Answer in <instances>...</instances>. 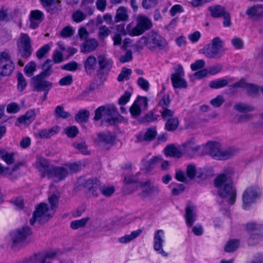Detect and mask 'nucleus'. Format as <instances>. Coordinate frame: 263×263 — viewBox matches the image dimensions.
<instances>
[{"label": "nucleus", "instance_id": "nucleus-20", "mask_svg": "<svg viewBox=\"0 0 263 263\" xmlns=\"http://www.w3.org/2000/svg\"><path fill=\"white\" fill-rule=\"evenodd\" d=\"M69 175L65 165L63 166L52 167L48 177L56 179V181H61Z\"/></svg>", "mask_w": 263, "mask_h": 263}, {"label": "nucleus", "instance_id": "nucleus-60", "mask_svg": "<svg viewBox=\"0 0 263 263\" xmlns=\"http://www.w3.org/2000/svg\"><path fill=\"white\" fill-rule=\"evenodd\" d=\"M50 49L49 45L46 44L40 48L36 52V57L38 59H42Z\"/></svg>", "mask_w": 263, "mask_h": 263}, {"label": "nucleus", "instance_id": "nucleus-31", "mask_svg": "<svg viewBox=\"0 0 263 263\" xmlns=\"http://www.w3.org/2000/svg\"><path fill=\"white\" fill-rule=\"evenodd\" d=\"M60 128L58 126H54L48 129H43L39 132L37 135L41 138L47 139L57 135L60 132Z\"/></svg>", "mask_w": 263, "mask_h": 263}, {"label": "nucleus", "instance_id": "nucleus-39", "mask_svg": "<svg viewBox=\"0 0 263 263\" xmlns=\"http://www.w3.org/2000/svg\"><path fill=\"white\" fill-rule=\"evenodd\" d=\"M209 10L211 12V16L215 18L223 16L224 13L227 12L224 8L220 5L210 7Z\"/></svg>", "mask_w": 263, "mask_h": 263}, {"label": "nucleus", "instance_id": "nucleus-5", "mask_svg": "<svg viewBox=\"0 0 263 263\" xmlns=\"http://www.w3.org/2000/svg\"><path fill=\"white\" fill-rule=\"evenodd\" d=\"M205 148L207 152L212 157L217 160H227L235 155L238 149L234 147L221 151L219 143L210 141L206 143Z\"/></svg>", "mask_w": 263, "mask_h": 263}, {"label": "nucleus", "instance_id": "nucleus-64", "mask_svg": "<svg viewBox=\"0 0 263 263\" xmlns=\"http://www.w3.org/2000/svg\"><path fill=\"white\" fill-rule=\"evenodd\" d=\"M131 95L132 94L129 91H126L119 98L118 104L120 105H124L126 104L129 101Z\"/></svg>", "mask_w": 263, "mask_h": 263}, {"label": "nucleus", "instance_id": "nucleus-43", "mask_svg": "<svg viewBox=\"0 0 263 263\" xmlns=\"http://www.w3.org/2000/svg\"><path fill=\"white\" fill-rule=\"evenodd\" d=\"M179 124V121L177 117L169 118L165 123V129L168 131H174L178 128Z\"/></svg>", "mask_w": 263, "mask_h": 263}, {"label": "nucleus", "instance_id": "nucleus-8", "mask_svg": "<svg viewBox=\"0 0 263 263\" xmlns=\"http://www.w3.org/2000/svg\"><path fill=\"white\" fill-rule=\"evenodd\" d=\"M222 45V41L219 37H215L211 43L204 47L203 53L209 58L219 59L221 55Z\"/></svg>", "mask_w": 263, "mask_h": 263}, {"label": "nucleus", "instance_id": "nucleus-51", "mask_svg": "<svg viewBox=\"0 0 263 263\" xmlns=\"http://www.w3.org/2000/svg\"><path fill=\"white\" fill-rule=\"evenodd\" d=\"M55 115L57 118L66 119L70 116L69 112L64 110V107L58 106L55 109Z\"/></svg>", "mask_w": 263, "mask_h": 263}, {"label": "nucleus", "instance_id": "nucleus-41", "mask_svg": "<svg viewBox=\"0 0 263 263\" xmlns=\"http://www.w3.org/2000/svg\"><path fill=\"white\" fill-rule=\"evenodd\" d=\"M32 90L36 92L49 91L52 83H31Z\"/></svg>", "mask_w": 263, "mask_h": 263}, {"label": "nucleus", "instance_id": "nucleus-57", "mask_svg": "<svg viewBox=\"0 0 263 263\" xmlns=\"http://www.w3.org/2000/svg\"><path fill=\"white\" fill-rule=\"evenodd\" d=\"M101 193L105 196H110L115 192L114 186L104 185L100 189Z\"/></svg>", "mask_w": 263, "mask_h": 263}, {"label": "nucleus", "instance_id": "nucleus-15", "mask_svg": "<svg viewBox=\"0 0 263 263\" xmlns=\"http://www.w3.org/2000/svg\"><path fill=\"white\" fill-rule=\"evenodd\" d=\"M31 234V230L28 227H23L12 231L10 233V237L13 243L17 244L25 241Z\"/></svg>", "mask_w": 263, "mask_h": 263}, {"label": "nucleus", "instance_id": "nucleus-1", "mask_svg": "<svg viewBox=\"0 0 263 263\" xmlns=\"http://www.w3.org/2000/svg\"><path fill=\"white\" fill-rule=\"evenodd\" d=\"M232 171L230 169L229 172L221 174L215 179L214 184L218 189L219 196L226 199L229 204H233L235 202L236 191L233 187L232 181L230 175Z\"/></svg>", "mask_w": 263, "mask_h": 263}, {"label": "nucleus", "instance_id": "nucleus-10", "mask_svg": "<svg viewBox=\"0 0 263 263\" xmlns=\"http://www.w3.org/2000/svg\"><path fill=\"white\" fill-rule=\"evenodd\" d=\"M18 53L21 57L28 58L32 52L31 40L28 34L21 33L20 37L17 42Z\"/></svg>", "mask_w": 263, "mask_h": 263}, {"label": "nucleus", "instance_id": "nucleus-18", "mask_svg": "<svg viewBox=\"0 0 263 263\" xmlns=\"http://www.w3.org/2000/svg\"><path fill=\"white\" fill-rule=\"evenodd\" d=\"M164 232L162 230H158L155 233L154 237V249L158 253L162 254L164 256H167V253L163 249V243L164 242Z\"/></svg>", "mask_w": 263, "mask_h": 263}, {"label": "nucleus", "instance_id": "nucleus-61", "mask_svg": "<svg viewBox=\"0 0 263 263\" xmlns=\"http://www.w3.org/2000/svg\"><path fill=\"white\" fill-rule=\"evenodd\" d=\"M65 134L69 138H74L79 133L78 129L75 126H72L65 128Z\"/></svg>", "mask_w": 263, "mask_h": 263}, {"label": "nucleus", "instance_id": "nucleus-22", "mask_svg": "<svg viewBox=\"0 0 263 263\" xmlns=\"http://www.w3.org/2000/svg\"><path fill=\"white\" fill-rule=\"evenodd\" d=\"M115 140V134L106 130L97 134L96 142L104 144H112Z\"/></svg>", "mask_w": 263, "mask_h": 263}, {"label": "nucleus", "instance_id": "nucleus-36", "mask_svg": "<svg viewBox=\"0 0 263 263\" xmlns=\"http://www.w3.org/2000/svg\"><path fill=\"white\" fill-rule=\"evenodd\" d=\"M246 14L254 17L262 16L263 5H257L248 8L246 11Z\"/></svg>", "mask_w": 263, "mask_h": 263}, {"label": "nucleus", "instance_id": "nucleus-59", "mask_svg": "<svg viewBox=\"0 0 263 263\" xmlns=\"http://www.w3.org/2000/svg\"><path fill=\"white\" fill-rule=\"evenodd\" d=\"M21 109L20 105L15 102H11L7 106V111L10 114H15Z\"/></svg>", "mask_w": 263, "mask_h": 263}, {"label": "nucleus", "instance_id": "nucleus-47", "mask_svg": "<svg viewBox=\"0 0 263 263\" xmlns=\"http://www.w3.org/2000/svg\"><path fill=\"white\" fill-rule=\"evenodd\" d=\"M0 157L9 165L14 163V153H8L4 149H0Z\"/></svg>", "mask_w": 263, "mask_h": 263}, {"label": "nucleus", "instance_id": "nucleus-25", "mask_svg": "<svg viewBox=\"0 0 263 263\" xmlns=\"http://www.w3.org/2000/svg\"><path fill=\"white\" fill-rule=\"evenodd\" d=\"M99 181L96 178H90L86 180L84 183V186L88 190L87 194L91 197H98L99 193L97 191V186Z\"/></svg>", "mask_w": 263, "mask_h": 263}, {"label": "nucleus", "instance_id": "nucleus-2", "mask_svg": "<svg viewBox=\"0 0 263 263\" xmlns=\"http://www.w3.org/2000/svg\"><path fill=\"white\" fill-rule=\"evenodd\" d=\"M59 197L53 194L48 198L50 208L46 203H41L36 207L32 218L30 219V223L33 225L37 221L40 224L47 222L54 214V209L57 206Z\"/></svg>", "mask_w": 263, "mask_h": 263}, {"label": "nucleus", "instance_id": "nucleus-26", "mask_svg": "<svg viewBox=\"0 0 263 263\" xmlns=\"http://www.w3.org/2000/svg\"><path fill=\"white\" fill-rule=\"evenodd\" d=\"M36 166L39 171L42 173V177L48 176L49 172L52 167H50L49 163L46 159L42 157H39L36 161Z\"/></svg>", "mask_w": 263, "mask_h": 263}, {"label": "nucleus", "instance_id": "nucleus-49", "mask_svg": "<svg viewBox=\"0 0 263 263\" xmlns=\"http://www.w3.org/2000/svg\"><path fill=\"white\" fill-rule=\"evenodd\" d=\"M239 242L238 240H230L226 245L224 250L227 252L235 251L239 247Z\"/></svg>", "mask_w": 263, "mask_h": 263}, {"label": "nucleus", "instance_id": "nucleus-42", "mask_svg": "<svg viewBox=\"0 0 263 263\" xmlns=\"http://www.w3.org/2000/svg\"><path fill=\"white\" fill-rule=\"evenodd\" d=\"M142 231L141 229H138L136 231H133L130 234L126 235L119 239V241L121 243H127L133 240L135 238L139 236L142 233Z\"/></svg>", "mask_w": 263, "mask_h": 263}, {"label": "nucleus", "instance_id": "nucleus-12", "mask_svg": "<svg viewBox=\"0 0 263 263\" xmlns=\"http://www.w3.org/2000/svg\"><path fill=\"white\" fill-rule=\"evenodd\" d=\"M260 191L258 187L251 186L247 188L242 195L243 208L245 210L249 209L251 204L255 202L259 198Z\"/></svg>", "mask_w": 263, "mask_h": 263}, {"label": "nucleus", "instance_id": "nucleus-30", "mask_svg": "<svg viewBox=\"0 0 263 263\" xmlns=\"http://www.w3.org/2000/svg\"><path fill=\"white\" fill-rule=\"evenodd\" d=\"M164 153L167 156L177 158H179L183 156L180 145L177 147L173 145H169L164 148Z\"/></svg>", "mask_w": 263, "mask_h": 263}, {"label": "nucleus", "instance_id": "nucleus-4", "mask_svg": "<svg viewBox=\"0 0 263 263\" xmlns=\"http://www.w3.org/2000/svg\"><path fill=\"white\" fill-rule=\"evenodd\" d=\"M93 120L101 121V125L106 127L115 125V105L107 104L98 107L95 111Z\"/></svg>", "mask_w": 263, "mask_h": 263}, {"label": "nucleus", "instance_id": "nucleus-6", "mask_svg": "<svg viewBox=\"0 0 263 263\" xmlns=\"http://www.w3.org/2000/svg\"><path fill=\"white\" fill-rule=\"evenodd\" d=\"M152 27V23L149 20L144 16H139L137 20V24L135 27L129 24L127 26L126 30L130 36H138L143 34L146 30Z\"/></svg>", "mask_w": 263, "mask_h": 263}, {"label": "nucleus", "instance_id": "nucleus-23", "mask_svg": "<svg viewBox=\"0 0 263 263\" xmlns=\"http://www.w3.org/2000/svg\"><path fill=\"white\" fill-rule=\"evenodd\" d=\"M43 19L44 14L42 11L39 10L31 11L29 16V27L33 29L37 28Z\"/></svg>", "mask_w": 263, "mask_h": 263}, {"label": "nucleus", "instance_id": "nucleus-58", "mask_svg": "<svg viewBox=\"0 0 263 263\" xmlns=\"http://www.w3.org/2000/svg\"><path fill=\"white\" fill-rule=\"evenodd\" d=\"M132 71L130 69L123 68L120 74L118 77L119 81H127L128 79V77L132 74Z\"/></svg>", "mask_w": 263, "mask_h": 263}, {"label": "nucleus", "instance_id": "nucleus-35", "mask_svg": "<svg viewBox=\"0 0 263 263\" xmlns=\"http://www.w3.org/2000/svg\"><path fill=\"white\" fill-rule=\"evenodd\" d=\"M98 62V58L92 55H89L84 63L85 69L87 73H91L95 70Z\"/></svg>", "mask_w": 263, "mask_h": 263}, {"label": "nucleus", "instance_id": "nucleus-54", "mask_svg": "<svg viewBox=\"0 0 263 263\" xmlns=\"http://www.w3.org/2000/svg\"><path fill=\"white\" fill-rule=\"evenodd\" d=\"M135 102L141 108L142 110H145L147 108L148 100L146 97L138 96Z\"/></svg>", "mask_w": 263, "mask_h": 263}, {"label": "nucleus", "instance_id": "nucleus-38", "mask_svg": "<svg viewBox=\"0 0 263 263\" xmlns=\"http://www.w3.org/2000/svg\"><path fill=\"white\" fill-rule=\"evenodd\" d=\"M128 17L127 8L121 6L116 10V22L126 21Z\"/></svg>", "mask_w": 263, "mask_h": 263}, {"label": "nucleus", "instance_id": "nucleus-27", "mask_svg": "<svg viewBox=\"0 0 263 263\" xmlns=\"http://www.w3.org/2000/svg\"><path fill=\"white\" fill-rule=\"evenodd\" d=\"M93 13L92 9L87 7L85 9V13L83 12L82 11L78 10L73 13L72 15V20L77 23H80L85 20L87 15H91Z\"/></svg>", "mask_w": 263, "mask_h": 263}, {"label": "nucleus", "instance_id": "nucleus-50", "mask_svg": "<svg viewBox=\"0 0 263 263\" xmlns=\"http://www.w3.org/2000/svg\"><path fill=\"white\" fill-rule=\"evenodd\" d=\"M75 32V29L71 26L64 27L60 32V35L63 38H68L72 36Z\"/></svg>", "mask_w": 263, "mask_h": 263}, {"label": "nucleus", "instance_id": "nucleus-55", "mask_svg": "<svg viewBox=\"0 0 263 263\" xmlns=\"http://www.w3.org/2000/svg\"><path fill=\"white\" fill-rule=\"evenodd\" d=\"M205 62L203 60H198L191 65V68L193 71H200L203 70L205 67Z\"/></svg>", "mask_w": 263, "mask_h": 263}, {"label": "nucleus", "instance_id": "nucleus-7", "mask_svg": "<svg viewBox=\"0 0 263 263\" xmlns=\"http://www.w3.org/2000/svg\"><path fill=\"white\" fill-rule=\"evenodd\" d=\"M98 69L97 70L96 78L100 81L106 80V76L111 70L113 61L104 55L98 57Z\"/></svg>", "mask_w": 263, "mask_h": 263}, {"label": "nucleus", "instance_id": "nucleus-11", "mask_svg": "<svg viewBox=\"0 0 263 263\" xmlns=\"http://www.w3.org/2000/svg\"><path fill=\"white\" fill-rule=\"evenodd\" d=\"M139 186L142 189L147 187L138 194V196L142 199L157 196L160 193L159 186L152 184V181L149 179L140 182Z\"/></svg>", "mask_w": 263, "mask_h": 263}, {"label": "nucleus", "instance_id": "nucleus-53", "mask_svg": "<svg viewBox=\"0 0 263 263\" xmlns=\"http://www.w3.org/2000/svg\"><path fill=\"white\" fill-rule=\"evenodd\" d=\"M36 70V64L34 62H29L24 68L25 73L26 76L30 77L33 76L34 72Z\"/></svg>", "mask_w": 263, "mask_h": 263}, {"label": "nucleus", "instance_id": "nucleus-17", "mask_svg": "<svg viewBox=\"0 0 263 263\" xmlns=\"http://www.w3.org/2000/svg\"><path fill=\"white\" fill-rule=\"evenodd\" d=\"M126 34L124 25H116V46H119L120 48L124 50L129 47L132 43V40L129 38H126L122 41L121 36H125Z\"/></svg>", "mask_w": 263, "mask_h": 263}, {"label": "nucleus", "instance_id": "nucleus-14", "mask_svg": "<svg viewBox=\"0 0 263 263\" xmlns=\"http://www.w3.org/2000/svg\"><path fill=\"white\" fill-rule=\"evenodd\" d=\"M222 65L217 63L208 68H204L203 70L197 71L190 76L191 80L192 81L200 80L206 77L209 75H214L221 71Z\"/></svg>", "mask_w": 263, "mask_h": 263}, {"label": "nucleus", "instance_id": "nucleus-13", "mask_svg": "<svg viewBox=\"0 0 263 263\" xmlns=\"http://www.w3.org/2000/svg\"><path fill=\"white\" fill-rule=\"evenodd\" d=\"M14 69V65L11 61L10 55L6 51L0 53V75L9 76Z\"/></svg>", "mask_w": 263, "mask_h": 263}, {"label": "nucleus", "instance_id": "nucleus-32", "mask_svg": "<svg viewBox=\"0 0 263 263\" xmlns=\"http://www.w3.org/2000/svg\"><path fill=\"white\" fill-rule=\"evenodd\" d=\"M20 165H14L13 167L10 170L8 167H4L0 163V175H4L7 176L10 179H16L17 177V175L15 174V172L19 169Z\"/></svg>", "mask_w": 263, "mask_h": 263}, {"label": "nucleus", "instance_id": "nucleus-29", "mask_svg": "<svg viewBox=\"0 0 263 263\" xmlns=\"http://www.w3.org/2000/svg\"><path fill=\"white\" fill-rule=\"evenodd\" d=\"M98 46V42L95 39L86 40L81 45V51L87 53L94 51Z\"/></svg>", "mask_w": 263, "mask_h": 263}, {"label": "nucleus", "instance_id": "nucleus-45", "mask_svg": "<svg viewBox=\"0 0 263 263\" xmlns=\"http://www.w3.org/2000/svg\"><path fill=\"white\" fill-rule=\"evenodd\" d=\"M102 86L103 83H89V84L86 86V89L83 92L82 95L83 97H86L91 92L101 90Z\"/></svg>", "mask_w": 263, "mask_h": 263}, {"label": "nucleus", "instance_id": "nucleus-33", "mask_svg": "<svg viewBox=\"0 0 263 263\" xmlns=\"http://www.w3.org/2000/svg\"><path fill=\"white\" fill-rule=\"evenodd\" d=\"M34 111L33 110H30L17 119L16 124L17 125H19V124H29L34 120Z\"/></svg>", "mask_w": 263, "mask_h": 263}, {"label": "nucleus", "instance_id": "nucleus-46", "mask_svg": "<svg viewBox=\"0 0 263 263\" xmlns=\"http://www.w3.org/2000/svg\"><path fill=\"white\" fill-rule=\"evenodd\" d=\"M65 166L69 175L80 171L84 166V165L82 164L81 162H78L66 164Z\"/></svg>", "mask_w": 263, "mask_h": 263}, {"label": "nucleus", "instance_id": "nucleus-9", "mask_svg": "<svg viewBox=\"0 0 263 263\" xmlns=\"http://www.w3.org/2000/svg\"><path fill=\"white\" fill-rule=\"evenodd\" d=\"M61 252L58 250L35 254L29 258L23 260V263H50L58 257Z\"/></svg>", "mask_w": 263, "mask_h": 263}, {"label": "nucleus", "instance_id": "nucleus-34", "mask_svg": "<svg viewBox=\"0 0 263 263\" xmlns=\"http://www.w3.org/2000/svg\"><path fill=\"white\" fill-rule=\"evenodd\" d=\"M175 70V72L171 76L172 82H185L183 79L184 71L182 66L178 64Z\"/></svg>", "mask_w": 263, "mask_h": 263}, {"label": "nucleus", "instance_id": "nucleus-24", "mask_svg": "<svg viewBox=\"0 0 263 263\" xmlns=\"http://www.w3.org/2000/svg\"><path fill=\"white\" fill-rule=\"evenodd\" d=\"M157 134L156 127L148 128L146 132H141L136 135L137 141L151 142L155 139Z\"/></svg>", "mask_w": 263, "mask_h": 263}, {"label": "nucleus", "instance_id": "nucleus-40", "mask_svg": "<svg viewBox=\"0 0 263 263\" xmlns=\"http://www.w3.org/2000/svg\"><path fill=\"white\" fill-rule=\"evenodd\" d=\"M90 112L87 109L80 110L76 115L75 119L79 123H86L88 121Z\"/></svg>", "mask_w": 263, "mask_h": 263}, {"label": "nucleus", "instance_id": "nucleus-37", "mask_svg": "<svg viewBox=\"0 0 263 263\" xmlns=\"http://www.w3.org/2000/svg\"><path fill=\"white\" fill-rule=\"evenodd\" d=\"M161 161H162L161 156H155L149 160H143L142 161L143 165L147 171L152 170L156 164H159Z\"/></svg>", "mask_w": 263, "mask_h": 263}, {"label": "nucleus", "instance_id": "nucleus-21", "mask_svg": "<svg viewBox=\"0 0 263 263\" xmlns=\"http://www.w3.org/2000/svg\"><path fill=\"white\" fill-rule=\"evenodd\" d=\"M51 62V61L50 60H47L46 61L43 65L44 70L39 74L33 78L34 82H47L46 81L47 78L52 73L51 69V65H50Z\"/></svg>", "mask_w": 263, "mask_h": 263}, {"label": "nucleus", "instance_id": "nucleus-19", "mask_svg": "<svg viewBox=\"0 0 263 263\" xmlns=\"http://www.w3.org/2000/svg\"><path fill=\"white\" fill-rule=\"evenodd\" d=\"M180 148L183 155L192 156L199 151L200 147L192 139L181 144Z\"/></svg>", "mask_w": 263, "mask_h": 263}, {"label": "nucleus", "instance_id": "nucleus-52", "mask_svg": "<svg viewBox=\"0 0 263 263\" xmlns=\"http://www.w3.org/2000/svg\"><path fill=\"white\" fill-rule=\"evenodd\" d=\"M158 116L155 115L153 111H149L144 117L139 119V121L142 123H149L157 119Z\"/></svg>", "mask_w": 263, "mask_h": 263}, {"label": "nucleus", "instance_id": "nucleus-62", "mask_svg": "<svg viewBox=\"0 0 263 263\" xmlns=\"http://www.w3.org/2000/svg\"><path fill=\"white\" fill-rule=\"evenodd\" d=\"M110 32L111 31L105 26H102L99 28V36L101 40L108 36Z\"/></svg>", "mask_w": 263, "mask_h": 263}, {"label": "nucleus", "instance_id": "nucleus-48", "mask_svg": "<svg viewBox=\"0 0 263 263\" xmlns=\"http://www.w3.org/2000/svg\"><path fill=\"white\" fill-rule=\"evenodd\" d=\"M234 108L236 110L241 112H247L252 111L254 110V107L247 104L238 103L236 104Z\"/></svg>", "mask_w": 263, "mask_h": 263}, {"label": "nucleus", "instance_id": "nucleus-56", "mask_svg": "<svg viewBox=\"0 0 263 263\" xmlns=\"http://www.w3.org/2000/svg\"><path fill=\"white\" fill-rule=\"evenodd\" d=\"M262 237L259 234H252L248 240V243L249 246H254L258 243L262 241Z\"/></svg>", "mask_w": 263, "mask_h": 263}, {"label": "nucleus", "instance_id": "nucleus-3", "mask_svg": "<svg viewBox=\"0 0 263 263\" xmlns=\"http://www.w3.org/2000/svg\"><path fill=\"white\" fill-rule=\"evenodd\" d=\"M139 42L143 44L147 49L152 51L166 52L169 50L166 40L154 31H151L145 36H142Z\"/></svg>", "mask_w": 263, "mask_h": 263}, {"label": "nucleus", "instance_id": "nucleus-44", "mask_svg": "<svg viewBox=\"0 0 263 263\" xmlns=\"http://www.w3.org/2000/svg\"><path fill=\"white\" fill-rule=\"evenodd\" d=\"M90 220V217H87L79 220H73L71 222L70 227L72 229L77 230L84 227Z\"/></svg>", "mask_w": 263, "mask_h": 263}, {"label": "nucleus", "instance_id": "nucleus-28", "mask_svg": "<svg viewBox=\"0 0 263 263\" xmlns=\"http://www.w3.org/2000/svg\"><path fill=\"white\" fill-rule=\"evenodd\" d=\"M185 218L189 227H191L196 220V214L195 208L190 203L187 204L185 209Z\"/></svg>", "mask_w": 263, "mask_h": 263}, {"label": "nucleus", "instance_id": "nucleus-16", "mask_svg": "<svg viewBox=\"0 0 263 263\" xmlns=\"http://www.w3.org/2000/svg\"><path fill=\"white\" fill-rule=\"evenodd\" d=\"M239 88H244L249 95H255L259 91L256 85L252 83H234L230 86L228 93H233L238 91Z\"/></svg>", "mask_w": 263, "mask_h": 263}, {"label": "nucleus", "instance_id": "nucleus-63", "mask_svg": "<svg viewBox=\"0 0 263 263\" xmlns=\"http://www.w3.org/2000/svg\"><path fill=\"white\" fill-rule=\"evenodd\" d=\"M197 169L193 164L189 165L186 168V174L189 178L193 179L196 176Z\"/></svg>", "mask_w": 263, "mask_h": 263}]
</instances>
